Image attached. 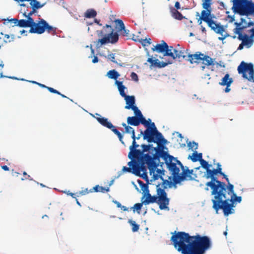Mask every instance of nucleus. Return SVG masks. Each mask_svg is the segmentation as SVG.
Masks as SVG:
<instances>
[{
	"instance_id": "6ab92c4d",
	"label": "nucleus",
	"mask_w": 254,
	"mask_h": 254,
	"mask_svg": "<svg viewBox=\"0 0 254 254\" xmlns=\"http://www.w3.org/2000/svg\"><path fill=\"white\" fill-rule=\"evenodd\" d=\"M97 121L103 126L107 128H111L113 127V124L108 121V119L102 117H95Z\"/></svg>"
},
{
	"instance_id": "2eb2a0df",
	"label": "nucleus",
	"mask_w": 254,
	"mask_h": 254,
	"mask_svg": "<svg viewBox=\"0 0 254 254\" xmlns=\"http://www.w3.org/2000/svg\"><path fill=\"white\" fill-rule=\"evenodd\" d=\"M204 54L200 52H196L195 54H190V53L187 55L188 61L191 64L194 63L198 64L202 60Z\"/></svg>"
},
{
	"instance_id": "20e7f679",
	"label": "nucleus",
	"mask_w": 254,
	"mask_h": 254,
	"mask_svg": "<svg viewBox=\"0 0 254 254\" xmlns=\"http://www.w3.org/2000/svg\"><path fill=\"white\" fill-rule=\"evenodd\" d=\"M160 184L157 185V194L152 196L149 191L145 193L146 198L142 201V203L144 205L149 204V203H157L161 210L167 209L169 210L168 205L169 204L170 199L167 197V194L165 190L161 189L160 187Z\"/></svg>"
},
{
	"instance_id": "774afa93",
	"label": "nucleus",
	"mask_w": 254,
	"mask_h": 254,
	"mask_svg": "<svg viewBox=\"0 0 254 254\" xmlns=\"http://www.w3.org/2000/svg\"><path fill=\"white\" fill-rule=\"evenodd\" d=\"M254 23L253 22H250L249 23H246L245 25H244V26H246V28H248V27H250L251 26H254Z\"/></svg>"
},
{
	"instance_id": "f257e3e1",
	"label": "nucleus",
	"mask_w": 254,
	"mask_h": 254,
	"mask_svg": "<svg viewBox=\"0 0 254 254\" xmlns=\"http://www.w3.org/2000/svg\"><path fill=\"white\" fill-rule=\"evenodd\" d=\"M170 240L174 248L182 254H203L211 245L208 237L198 234L190 236L185 232L175 231Z\"/></svg>"
},
{
	"instance_id": "6e6552de",
	"label": "nucleus",
	"mask_w": 254,
	"mask_h": 254,
	"mask_svg": "<svg viewBox=\"0 0 254 254\" xmlns=\"http://www.w3.org/2000/svg\"><path fill=\"white\" fill-rule=\"evenodd\" d=\"M232 9L240 15H254V2L249 0H233Z\"/></svg>"
},
{
	"instance_id": "423d86ee",
	"label": "nucleus",
	"mask_w": 254,
	"mask_h": 254,
	"mask_svg": "<svg viewBox=\"0 0 254 254\" xmlns=\"http://www.w3.org/2000/svg\"><path fill=\"white\" fill-rule=\"evenodd\" d=\"M141 135H143V139L147 140L148 142L165 144L167 142L162 133L158 131L154 123H152L151 127H148L144 132L141 130L140 134L135 137V139H139Z\"/></svg>"
},
{
	"instance_id": "393cba45",
	"label": "nucleus",
	"mask_w": 254,
	"mask_h": 254,
	"mask_svg": "<svg viewBox=\"0 0 254 254\" xmlns=\"http://www.w3.org/2000/svg\"><path fill=\"white\" fill-rule=\"evenodd\" d=\"M171 12L172 17L176 19L181 20L184 18L182 13L174 8H171Z\"/></svg>"
},
{
	"instance_id": "09e8293b",
	"label": "nucleus",
	"mask_w": 254,
	"mask_h": 254,
	"mask_svg": "<svg viewBox=\"0 0 254 254\" xmlns=\"http://www.w3.org/2000/svg\"><path fill=\"white\" fill-rule=\"evenodd\" d=\"M164 56H170L172 58V57L174 56V53L173 51L172 50H170L169 49V46L168 45V48L166 49V50L164 52Z\"/></svg>"
},
{
	"instance_id": "c03bdc74",
	"label": "nucleus",
	"mask_w": 254,
	"mask_h": 254,
	"mask_svg": "<svg viewBox=\"0 0 254 254\" xmlns=\"http://www.w3.org/2000/svg\"><path fill=\"white\" fill-rule=\"evenodd\" d=\"M211 0H204L202 4L203 8L207 9L211 7Z\"/></svg>"
},
{
	"instance_id": "412c9836",
	"label": "nucleus",
	"mask_w": 254,
	"mask_h": 254,
	"mask_svg": "<svg viewBox=\"0 0 254 254\" xmlns=\"http://www.w3.org/2000/svg\"><path fill=\"white\" fill-rule=\"evenodd\" d=\"M128 157L131 159V161L128 162L127 165L129 166V167H131L133 169L135 165L137 164L138 160H139V158L137 156H135L133 153L132 154L131 156H130L129 153L128 154Z\"/></svg>"
},
{
	"instance_id": "79ce46f5",
	"label": "nucleus",
	"mask_w": 254,
	"mask_h": 254,
	"mask_svg": "<svg viewBox=\"0 0 254 254\" xmlns=\"http://www.w3.org/2000/svg\"><path fill=\"white\" fill-rule=\"evenodd\" d=\"M143 204V203H142V202L135 203L133 207H132L133 211L135 212V211L136 210L137 211V213L139 214L140 211L141 210Z\"/></svg>"
},
{
	"instance_id": "c756f323",
	"label": "nucleus",
	"mask_w": 254,
	"mask_h": 254,
	"mask_svg": "<svg viewBox=\"0 0 254 254\" xmlns=\"http://www.w3.org/2000/svg\"><path fill=\"white\" fill-rule=\"evenodd\" d=\"M154 171H155V170ZM156 172V173L155 174L154 173V172H152L153 173V179L156 180H158L159 178H160L162 180H163V175H164L165 171L163 170H162L159 169H157Z\"/></svg>"
},
{
	"instance_id": "de8ad7c7",
	"label": "nucleus",
	"mask_w": 254,
	"mask_h": 254,
	"mask_svg": "<svg viewBox=\"0 0 254 254\" xmlns=\"http://www.w3.org/2000/svg\"><path fill=\"white\" fill-rule=\"evenodd\" d=\"M27 17V19L26 20L27 22V25H29L28 27L31 28V26L32 27L33 25L35 24V22L34 21L33 19L31 17L29 16H25Z\"/></svg>"
},
{
	"instance_id": "f8f14e48",
	"label": "nucleus",
	"mask_w": 254,
	"mask_h": 254,
	"mask_svg": "<svg viewBox=\"0 0 254 254\" xmlns=\"http://www.w3.org/2000/svg\"><path fill=\"white\" fill-rule=\"evenodd\" d=\"M106 36L109 37L110 43H116L119 40V35L117 32H114V29L111 25L106 24L103 27Z\"/></svg>"
},
{
	"instance_id": "3c124183",
	"label": "nucleus",
	"mask_w": 254,
	"mask_h": 254,
	"mask_svg": "<svg viewBox=\"0 0 254 254\" xmlns=\"http://www.w3.org/2000/svg\"><path fill=\"white\" fill-rule=\"evenodd\" d=\"M122 171L123 173H125V172L131 173V172L132 173L133 169H132L131 167H127L126 166H124L123 167Z\"/></svg>"
},
{
	"instance_id": "338daca9",
	"label": "nucleus",
	"mask_w": 254,
	"mask_h": 254,
	"mask_svg": "<svg viewBox=\"0 0 254 254\" xmlns=\"http://www.w3.org/2000/svg\"><path fill=\"white\" fill-rule=\"evenodd\" d=\"M221 35L223 36L218 38L219 40H220L221 41H223V40H224L225 38H226L227 37H228L229 36V34L227 33L225 34L224 35H223V34H222Z\"/></svg>"
},
{
	"instance_id": "a18cd8bd",
	"label": "nucleus",
	"mask_w": 254,
	"mask_h": 254,
	"mask_svg": "<svg viewBox=\"0 0 254 254\" xmlns=\"http://www.w3.org/2000/svg\"><path fill=\"white\" fill-rule=\"evenodd\" d=\"M130 109H131L134 111L135 117H139L141 116L142 113L141 111L138 109V108L136 106H132V107Z\"/></svg>"
},
{
	"instance_id": "4be33fe9",
	"label": "nucleus",
	"mask_w": 254,
	"mask_h": 254,
	"mask_svg": "<svg viewBox=\"0 0 254 254\" xmlns=\"http://www.w3.org/2000/svg\"><path fill=\"white\" fill-rule=\"evenodd\" d=\"M234 24L236 26V27L233 30L234 33L235 34L239 35L242 33L243 31L246 29V26L242 25V22H236L234 23Z\"/></svg>"
},
{
	"instance_id": "6e6d98bb",
	"label": "nucleus",
	"mask_w": 254,
	"mask_h": 254,
	"mask_svg": "<svg viewBox=\"0 0 254 254\" xmlns=\"http://www.w3.org/2000/svg\"><path fill=\"white\" fill-rule=\"evenodd\" d=\"M32 10L31 11H30L29 13H28V14L27 15L26 14V12H24V13H23V15L24 16H30V17H31V15L34 13L35 12H36V10L34 8H32Z\"/></svg>"
},
{
	"instance_id": "13d9d810",
	"label": "nucleus",
	"mask_w": 254,
	"mask_h": 254,
	"mask_svg": "<svg viewBox=\"0 0 254 254\" xmlns=\"http://www.w3.org/2000/svg\"><path fill=\"white\" fill-rule=\"evenodd\" d=\"M153 66L160 68V62L158 61V59L155 60Z\"/></svg>"
},
{
	"instance_id": "9b49d317",
	"label": "nucleus",
	"mask_w": 254,
	"mask_h": 254,
	"mask_svg": "<svg viewBox=\"0 0 254 254\" xmlns=\"http://www.w3.org/2000/svg\"><path fill=\"white\" fill-rule=\"evenodd\" d=\"M152 146V145L150 144H142L141 147L142 149L140 150L137 149V148L139 147V145L137 144L135 140H132V145L129 146V155L131 156L132 154L133 153V154L135 156H137L139 158L143 157L145 154L143 153L149 151Z\"/></svg>"
},
{
	"instance_id": "9d476101",
	"label": "nucleus",
	"mask_w": 254,
	"mask_h": 254,
	"mask_svg": "<svg viewBox=\"0 0 254 254\" xmlns=\"http://www.w3.org/2000/svg\"><path fill=\"white\" fill-rule=\"evenodd\" d=\"M238 71L239 74H242L244 78L254 82V68L252 63L248 64L242 62L238 67Z\"/></svg>"
},
{
	"instance_id": "7c9ffc66",
	"label": "nucleus",
	"mask_w": 254,
	"mask_h": 254,
	"mask_svg": "<svg viewBox=\"0 0 254 254\" xmlns=\"http://www.w3.org/2000/svg\"><path fill=\"white\" fill-rule=\"evenodd\" d=\"M189 158H190L192 162L200 161L202 159V154L201 153H197V151H194L192 156H189Z\"/></svg>"
},
{
	"instance_id": "1a4fd4ad",
	"label": "nucleus",
	"mask_w": 254,
	"mask_h": 254,
	"mask_svg": "<svg viewBox=\"0 0 254 254\" xmlns=\"http://www.w3.org/2000/svg\"><path fill=\"white\" fill-rule=\"evenodd\" d=\"M201 11L200 19L207 23L208 26L211 28L215 33L222 35L225 31L224 26L220 23H216L210 16L211 8L205 9Z\"/></svg>"
},
{
	"instance_id": "4c0bfd02",
	"label": "nucleus",
	"mask_w": 254,
	"mask_h": 254,
	"mask_svg": "<svg viewBox=\"0 0 254 254\" xmlns=\"http://www.w3.org/2000/svg\"><path fill=\"white\" fill-rule=\"evenodd\" d=\"M128 222L132 226V231L133 232H137L139 230V225L137 224L135 222L132 220H129Z\"/></svg>"
},
{
	"instance_id": "f704fd0d",
	"label": "nucleus",
	"mask_w": 254,
	"mask_h": 254,
	"mask_svg": "<svg viewBox=\"0 0 254 254\" xmlns=\"http://www.w3.org/2000/svg\"><path fill=\"white\" fill-rule=\"evenodd\" d=\"M97 15L96 11L93 9H89L87 10L84 14V16L86 18H93Z\"/></svg>"
},
{
	"instance_id": "aec40b11",
	"label": "nucleus",
	"mask_w": 254,
	"mask_h": 254,
	"mask_svg": "<svg viewBox=\"0 0 254 254\" xmlns=\"http://www.w3.org/2000/svg\"><path fill=\"white\" fill-rule=\"evenodd\" d=\"M233 81V79L230 78L229 74L227 73L219 82V84L222 86H230Z\"/></svg>"
},
{
	"instance_id": "7ed1b4c3",
	"label": "nucleus",
	"mask_w": 254,
	"mask_h": 254,
	"mask_svg": "<svg viewBox=\"0 0 254 254\" xmlns=\"http://www.w3.org/2000/svg\"><path fill=\"white\" fill-rule=\"evenodd\" d=\"M164 158L169 170L172 173L175 184H179L185 180L192 181L197 177L196 175L193 173V170H189L188 168L185 169L182 163L173 156L165 153Z\"/></svg>"
},
{
	"instance_id": "ddd939ff",
	"label": "nucleus",
	"mask_w": 254,
	"mask_h": 254,
	"mask_svg": "<svg viewBox=\"0 0 254 254\" xmlns=\"http://www.w3.org/2000/svg\"><path fill=\"white\" fill-rule=\"evenodd\" d=\"M97 34L98 37H103L101 39H99L96 41L94 42L96 47L97 49L100 48L103 45H105L107 43H110L109 37L106 36L105 30L103 28L102 30H97Z\"/></svg>"
},
{
	"instance_id": "b1692460",
	"label": "nucleus",
	"mask_w": 254,
	"mask_h": 254,
	"mask_svg": "<svg viewBox=\"0 0 254 254\" xmlns=\"http://www.w3.org/2000/svg\"><path fill=\"white\" fill-rule=\"evenodd\" d=\"M202 64L206 66L214 65V60L209 56L204 55H203L202 60Z\"/></svg>"
},
{
	"instance_id": "0e129e2a",
	"label": "nucleus",
	"mask_w": 254,
	"mask_h": 254,
	"mask_svg": "<svg viewBox=\"0 0 254 254\" xmlns=\"http://www.w3.org/2000/svg\"><path fill=\"white\" fill-rule=\"evenodd\" d=\"M109 129H111L112 131L116 134H117L119 131L116 128L115 126H113V127L109 128Z\"/></svg>"
},
{
	"instance_id": "0eeeda50",
	"label": "nucleus",
	"mask_w": 254,
	"mask_h": 254,
	"mask_svg": "<svg viewBox=\"0 0 254 254\" xmlns=\"http://www.w3.org/2000/svg\"><path fill=\"white\" fill-rule=\"evenodd\" d=\"M219 173L216 169L211 170L210 168L204 175L207 179H211V181L206 183L207 187H209L211 190V194L214 196L219 191L223 190L224 188L226 186L225 183L219 181L216 175Z\"/></svg>"
},
{
	"instance_id": "052dcab7",
	"label": "nucleus",
	"mask_w": 254,
	"mask_h": 254,
	"mask_svg": "<svg viewBox=\"0 0 254 254\" xmlns=\"http://www.w3.org/2000/svg\"><path fill=\"white\" fill-rule=\"evenodd\" d=\"M220 175L222 176L223 177L226 179V181L228 183V184L227 185H226V187L229 185V184H230V182H229V179L227 177V176L223 173V172H221L219 174Z\"/></svg>"
},
{
	"instance_id": "2f4dec72",
	"label": "nucleus",
	"mask_w": 254,
	"mask_h": 254,
	"mask_svg": "<svg viewBox=\"0 0 254 254\" xmlns=\"http://www.w3.org/2000/svg\"><path fill=\"white\" fill-rule=\"evenodd\" d=\"M120 74L115 69L109 70L107 74V76L111 79H114L117 80V79L120 76Z\"/></svg>"
},
{
	"instance_id": "f03ea898",
	"label": "nucleus",
	"mask_w": 254,
	"mask_h": 254,
	"mask_svg": "<svg viewBox=\"0 0 254 254\" xmlns=\"http://www.w3.org/2000/svg\"><path fill=\"white\" fill-rule=\"evenodd\" d=\"M241 196H238L234 192V186L231 184L224 188L223 190L219 191L214 196L212 200L213 208L217 212L218 210H223L225 216H228L234 213L233 207L235 202H240Z\"/></svg>"
},
{
	"instance_id": "a19ab883",
	"label": "nucleus",
	"mask_w": 254,
	"mask_h": 254,
	"mask_svg": "<svg viewBox=\"0 0 254 254\" xmlns=\"http://www.w3.org/2000/svg\"><path fill=\"white\" fill-rule=\"evenodd\" d=\"M138 183L140 185V186L141 187L142 190H143V191L145 192V193H147V192H149L148 190V186L147 184H144L142 181H139ZM145 196V194L144 195V197Z\"/></svg>"
},
{
	"instance_id": "5fc2aeb1",
	"label": "nucleus",
	"mask_w": 254,
	"mask_h": 254,
	"mask_svg": "<svg viewBox=\"0 0 254 254\" xmlns=\"http://www.w3.org/2000/svg\"><path fill=\"white\" fill-rule=\"evenodd\" d=\"M47 89L51 93H55L57 94H60V92H59L58 90L54 89L53 88L48 86V87H47Z\"/></svg>"
},
{
	"instance_id": "bf43d9fd",
	"label": "nucleus",
	"mask_w": 254,
	"mask_h": 254,
	"mask_svg": "<svg viewBox=\"0 0 254 254\" xmlns=\"http://www.w3.org/2000/svg\"><path fill=\"white\" fill-rule=\"evenodd\" d=\"M121 32H122V35L123 36H128L129 30H128L127 29H126L125 27V29H123Z\"/></svg>"
},
{
	"instance_id": "4468645a",
	"label": "nucleus",
	"mask_w": 254,
	"mask_h": 254,
	"mask_svg": "<svg viewBox=\"0 0 254 254\" xmlns=\"http://www.w3.org/2000/svg\"><path fill=\"white\" fill-rule=\"evenodd\" d=\"M45 20L41 19L37 23H35L32 27L30 29L29 32L31 33H37L41 34L45 32Z\"/></svg>"
},
{
	"instance_id": "39448f33",
	"label": "nucleus",
	"mask_w": 254,
	"mask_h": 254,
	"mask_svg": "<svg viewBox=\"0 0 254 254\" xmlns=\"http://www.w3.org/2000/svg\"><path fill=\"white\" fill-rule=\"evenodd\" d=\"M147 165L150 170V174L156 170V166L154 164L152 157L149 154H145L143 157L139 158L137 164L133 168L132 173L136 176H140L143 179L148 178L147 167Z\"/></svg>"
},
{
	"instance_id": "a878e982",
	"label": "nucleus",
	"mask_w": 254,
	"mask_h": 254,
	"mask_svg": "<svg viewBox=\"0 0 254 254\" xmlns=\"http://www.w3.org/2000/svg\"><path fill=\"white\" fill-rule=\"evenodd\" d=\"M122 125L125 127V132L127 133H131V138L133 140H135V135L134 129L132 127L127 125L126 124L124 123H122Z\"/></svg>"
},
{
	"instance_id": "a211bd4d",
	"label": "nucleus",
	"mask_w": 254,
	"mask_h": 254,
	"mask_svg": "<svg viewBox=\"0 0 254 254\" xmlns=\"http://www.w3.org/2000/svg\"><path fill=\"white\" fill-rule=\"evenodd\" d=\"M125 99L127 105L125 108L127 109H130L135 103V98L133 96L126 95L125 97Z\"/></svg>"
},
{
	"instance_id": "473e14b6",
	"label": "nucleus",
	"mask_w": 254,
	"mask_h": 254,
	"mask_svg": "<svg viewBox=\"0 0 254 254\" xmlns=\"http://www.w3.org/2000/svg\"><path fill=\"white\" fill-rule=\"evenodd\" d=\"M115 22L116 23V28L118 32H121L123 29H125V25L122 20L116 19Z\"/></svg>"
},
{
	"instance_id": "dca6fc26",
	"label": "nucleus",
	"mask_w": 254,
	"mask_h": 254,
	"mask_svg": "<svg viewBox=\"0 0 254 254\" xmlns=\"http://www.w3.org/2000/svg\"><path fill=\"white\" fill-rule=\"evenodd\" d=\"M238 39L244 44L247 48H250L254 43V39L246 34L241 33L238 35Z\"/></svg>"
},
{
	"instance_id": "ea45409f",
	"label": "nucleus",
	"mask_w": 254,
	"mask_h": 254,
	"mask_svg": "<svg viewBox=\"0 0 254 254\" xmlns=\"http://www.w3.org/2000/svg\"><path fill=\"white\" fill-rule=\"evenodd\" d=\"M199 162L200 163L201 167L206 170V172L208 171V170L211 166V165L209 164L207 161H206L205 160H204L203 159L200 160Z\"/></svg>"
},
{
	"instance_id": "5701e85b",
	"label": "nucleus",
	"mask_w": 254,
	"mask_h": 254,
	"mask_svg": "<svg viewBox=\"0 0 254 254\" xmlns=\"http://www.w3.org/2000/svg\"><path fill=\"white\" fill-rule=\"evenodd\" d=\"M110 189L109 188H106L100 186L99 185H96L94 187H93L92 189H90L89 190V191L90 192H101L103 193H105L107 192H108L109 191Z\"/></svg>"
},
{
	"instance_id": "c85d7f7f",
	"label": "nucleus",
	"mask_w": 254,
	"mask_h": 254,
	"mask_svg": "<svg viewBox=\"0 0 254 254\" xmlns=\"http://www.w3.org/2000/svg\"><path fill=\"white\" fill-rule=\"evenodd\" d=\"M127 123L131 126H138L139 125L138 117L135 116L128 117L127 118Z\"/></svg>"
},
{
	"instance_id": "58836bf2",
	"label": "nucleus",
	"mask_w": 254,
	"mask_h": 254,
	"mask_svg": "<svg viewBox=\"0 0 254 254\" xmlns=\"http://www.w3.org/2000/svg\"><path fill=\"white\" fill-rule=\"evenodd\" d=\"M179 51L174 49L173 51L174 56L172 57V61L177 58L180 59L182 58L183 59H185L187 57V55H179Z\"/></svg>"
},
{
	"instance_id": "c9c22d12",
	"label": "nucleus",
	"mask_w": 254,
	"mask_h": 254,
	"mask_svg": "<svg viewBox=\"0 0 254 254\" xmlns=\"http://www.w3.org/2000/svg\"><path fill=\"white\" fill-rule=\"evenodd\" d=\"M10 21H16V22H18L17 26L20 27H28L29 26V25H27V22L25 19L18 20L16 18H13L11 19Z\"/></svg>"
},
{
	"instance_id": "72a5a7b5",
	"label": "nucleus",
	"mask_w": 254,
	"mask_h": 254,
	"mask_svg": "<svg viewBox=\"0 0 254 254\" xmlns=\"http://www.w3.org/2000/svg\"><path fill=\"white\" fill-rule=\"evenodd\" d=\"M137 117H138V120L139 121V125L140 124H141L143 125L144 126L146 127L147 128L148 127H151V125L149 126V122H151L150 119H149L148 121H146V119L143 116L142 114L141 115V116Z\"/></svg>"
},
{
	"instance_id": "e2e57ef3",
	"label": "nucleus",
	"mask_w": 254,
	"mask_h": 254,
	"mask_svg": "<svg viewBox=\"0 0 254 254\" xmlns=\"http://www.w3.org/2000/svg\"><path fill=\"white\" fill-rule=\"evenodd\" d=\"M249 33H251L250 36L254 39V28H251L248 30Z\"/></svg>"
},
{
	"instance_id": "f3484780",
	"label": "nucleus",
	"mask_w": 254,
	"mask_h": 254,
	"mask_svg": "<svg viewBox=\"0 0 254 254\" xmlns=\"http://www.w3.org/2000/svg\"><path fill=\"white\" fill-rule=\"evenodd\" d=\"M168 48L167 44L163 40L161 41V44H157L152 48L153 51H156L158 53H164Z\"/></svg>"
},
{
	"instance_id": "4d7b16f0",
	"label": "nucleus",
	"mask_w": 254,
	"mask_h": 254,
	"mask_svg": "<svg viewBox=\"0 0 254 254\" xmlns=\"http://www.w3.org/2000/svg\"><path fill=\"white\" fill-rule=\"evenodd\" d=\"M89 192H91L89 191V190H88V189H85L84 190H82L81 191H79V194L81 195H85L86 194H87Z\"/></svg>"
},
{
	"instance_id": "bb28decb",
	"label": "nucleus",
	"mask_w": 254,
	"mask_h": 254,
	"mask_svg": "<svg viewBox=\"0 0 254 254\" xmlns=\"http://www.w3.org/2000/svg\"><path fill=\"white\" fill-rule=\"evenodd\" d=\"M115 84L118 86V88L120 92V95L123 97L126 96L127 95L125 92V89H126V87L123 84V82L118 80H116Z\"/></svg>"
},
{
	"instance_id": "8fccbe9b",
	"label": "nucleus",
	"mask_w": 254,
	"mask_h": 254,
	"mask_svg": "<svg viewBox=\"0 0 254 254\" xmlns=\"http://www.w3.org/2000/svg\"><path fill=\"white\" fill-rule=\"evenodd\" d=\"M115 54L111 53L108 55L107 57H106L108 59L111 60L112 62L114 63H117V61H115Z\"/></svg>"
},
{
	"instance_id": "49530a36",
	"label": "nucleus",
	"mask_w": 254,
	"mask_h": 254,
	"mask_svg": "<svg viewBox=\"0 0 254 254\" xmlns=\"http://www.w3.org/2000/svg\"><path fill=\"white\" fill-rule=\"evenodd\" d=\"M162 184V187L163 188L162 189H163L165 190V189L167 188L168 186H169L171 187V182L167 180H164L163 179V180Z\"/></svg>"
},
{
	"instance_id": "37998d69",
	"label": "nucleus",
	"mask_w": 254,
	"mask_h": 254,
	"mask_svg": "<svg viewBox=\"0 0 254 254\" xmlns=\"http://www.w3.org/2000/svg\"><path fill=\"white\" fill-rule=\"evenodd\" d=\"M188 146L189 147V149L196 150L198 148V143L194 141H193L192 142H190L188 143Z\"/></svg>"
},
{
	"instance_id": "e433bc0d",
	"label": "nucleus",
	"mask_w": 254,
	"mask_h": 254,
	"mask_svg": "<svg viewBox=\"0 0 254 254\" xmlns=\"http://www.w3.org/2000/svg\"><path fill=\"white\" fill-rule=\"evenodd\" d=\"M44 23L45 24V31L46 30L49 33H55L56 30V28L49 25L46 21Z\"/></svg>"
},
{
	"instance_id": "cd10ccee",
	"label": "nucleus",
	"mask_w": 254,
	"mask_h": 254,
	"mask_svg": "<svg viewBox=\"0 0 254 254\" xmlns=\"http://www.w3.org/2000/svg\"><path fill=\"white\" fill-rule=\"evenodd\" d=\"M29 1H30V4L31 6V8H34L36 10L42 8L46 3V2H45L41 4L39 2V1H38L37 0H30Z\"/></svg>"
},
{
	"instance_id": "69168bd1",
	"label": "nucleus",
	"mask_w": 254,
	"mask_h": 254,
	"mask_svg": "<svg viewBox=\"0 0 254 254\" xmlns=\"http://www.w3.org/2000/svg\"><path fill=\"white\" fill-rule=\"evenodd\" d=\"M118 138H119V140L122 142V143H124L122 139H123V135H122V134L119 131L117 134H116Z\"/></svg>"
},
{
	"instance_id": "603ef678",
	"label": "nucleus",
	"mask_w": 254,
	"mask_h": 254,
	"mask_svg": "<svg viewBox=\"0 0 254 254\" xmlns=\"http://www.w3.org/2000/svg\"><path fill=\"white\" fill-rule=\"evenodd\" d=\"M130 77L133 80H134L135 81H138V75L135 72H132L130 74Z\"/></svg>"
},
{
	"instance_id": "680f3d73",
	"label": "nucleus",
	"mask_w": 254,
	"mask_h": 254,
	"mask_svg": "<svg viewBox=\"0 0 254 254\" xmlns=\"http://www.w3.org/2000/svg\"><path fill=\"white\" fill-rule=\"evenodd\" d=\"M218 172L219 174L222 172V169L221 168V165L219 163L217 164V168L216 169Z\"/></svg>"
},
{
	"instance_id": "864d4df0",
	"label": "nucleus",
	"mask_w": 254,
	"mask_h": 254,
	"mask_svg": "<svg viewBox=\"0 0 254 254\" xmlns=\"http://www.w3.org/2000/svg\"><path fill=\"white\" fill-rule=\"evenodd\" d=\"M172 63V60L168 61L167 62H160V68L164 67L168 64H171Z\"/></svg>"
}]
</instances>
